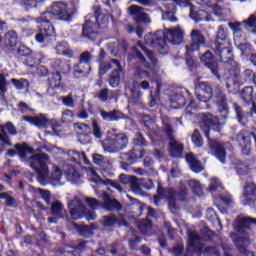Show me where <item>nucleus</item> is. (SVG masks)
I'll use <instances>...</instances> for the list:
<instances>
[{
  "label": "nucleus",
  "instance_id": "obj_1",
  "mask_svg": "<svg viewBox=\"0 0 256 256\" xmlns=\"http://www.w3.org/2000/svg\"><path fill=\"white\" fill-rule=\"evenodd\" d=\"M15 149L18 151L19 157L28 162L31 169L38 174V181L41 185H45L47 179H49V155L45 153H33V148L27 144H16Z\"/></svg>",
  "mask_w": 256,
  "mask_h": 256
},
{
  "label": "nucleus",
  "instance_id": "obj_2",
  "mask_svg": "<svg viewBox=\"0 0 256 256\" xmlns=\"http://www.w3.org/2000/svg\"><path fill=\"white\" fill-rule=\"evenodd\" d=\"M144 41L146 45L156 47L160 53L165 55L167 53V41L172 45L183 43V30L179 28L168 29L166 32L158 30L154 34L145 35Z\"/></svg>",
  "mask_w": 256,
  "mask_h": 256
},
{
  "label": "nucleus",
  "instance_id": "obj_3",
  "mask_svg": "<svg viewBox=\"0 0 256 256\" xmlns=\"http://www.w3.org/2000/svg\"><path fill=\"white\" fill-rule=\"evenodd\" d=\"M198 117L200 128L204 131V135L208 139V146L212 155H215L220 163H225V158L227 157L225 146L221 142L209 138V131H211V127H217L219 125V118L213 116L211 113H201Z\"/></svg>",
  "mask_w": 256,
  "mask_h": 256
},
{
  "label": "nucleus",
  "instance_id": "obj_4",
  "mask_svg": "<svg viewBox=\"0 0 256 256\" xmlns=\"http://www.w3.org/2000/svg\"><path fill=\"white\" fill-rule=\"evenodd\" d=\"M94 13L95 15L86 20L82 28V37L90 39V41L97 39V29L101 25H107L109 17H111L109 14L102 13L101 9L97 7H94Z\"/></svg>",
  "mask_w": 256,
  "mask_h": 256
},
{
  "label": "nucleus",
  "instance_id": "obj_5",
  "mask_svg": "<svg viewBox=\"0 0 256 256\" xmlns=\"http://www.w3.org/2000/svg\"><path fill=\"white\" fill-rule=\"evenodd\" d=\"M253 77H255V73L251 69H246L242 74L239 70H230L229 73L225 75L226 87L229 93H235L237 89L241 87V85H245V83L253 82Z\"/></svg>",
  "mask_w": 256,
  "mask_h": 256
},
{
  "label": "nucleus",
  "instance_id": "obj_6",
  "mask_svg": "<svg viewBox=\"0 0 256 256\" xmlns=\"http://www.w3.org/2000/svg\"><path fill=\"white\" fill-rule=\"evenodd\" d=\"M73 15L67 10V4L56 2L52 4L50 11L44 12L41 17L36 18V23H43V19H60L61 21H71Z\"/></svg>",
  "mask_w": 256,
  "mask_h": 256
},
{
  "label": "nucleus",
  "instance_id": "obj_7",
  "mask_svg": "<svg viewBox=\"0 0 256 256\" xmlns=\"http://www.w3.org/2000/svg\"><path fill=\"white\" fill-rule=\"evenodd\" d=\"M133 52L146 69L157 67V57L151 50L145 48L142 42H138L137 45L133 47Z\"/></svg>",
  "mask_w": 256,
  "mask_h": 256
},
{
  "label": "nucleus",
  "instance_id": "obj_8",
  "mask_svg": "<svg viewBox=\"0 0 256 256\" xmlns=\"http://www.w3.org/2000/svg\"><path fill=\"white\" fill-rule=\"evenodd\" d=\"M214 235L215 233L208 227H204L201 230V237L197 232L190 230L188 231V245L195 251H203V243L201 241H210Z\"/></svg>",
  "mask_w": 256,
  "mask_h": 256
},
{
  "label": "nucleus",
  "instance_id": "obj_9",
  "mask_svg": "<svg viewBox=\"0 0 256 256\" xmlns=\"http://www.w3.org/2000/svg\"><path fill=\"white\" fill-rule=\"evenodd\" d=\"M164 130L169 139L168 146L171 157H181L183 155V144L175 139V135H173V127H171V124L164 123Z\"/></svg>",
  "mask_w": 256,
  "mask_h": 256
},
{
  "label": "nucleus",
  "instance_id": "obj_10",
  "mask_svg": "<svg viewBox=\"0 0 256 256\" xmlns=\"http://www.w3.org/2000/svg\"><path fill=\"white\" fill-rule=\"evenodd\" d=\"M178 195L179 194H177L173 189H163L161 184H158L157 195L154 196V203L155 205H159V199H167L169 208L175 209L177 207L176 199Z\"/></svg>",
  "mask_w": 256,
  "mask_h": 256
},
{
  "label": "nucleus",
  "instance_id": "obj_11",
  "mask_svg": "<svg viewBox=\"0 0 256 256\" xmlns=\"http://www.w3.org/2000/svg\"><path fill=\"white\" fill-rule=\"evenodd\" d=\"M145 155V149L137 150L136 148H133L128 153H123L120 155L121 159V167L124 169V171H127L129 165H133V163H137L138 159H143Z\"/></svg>",
  "mask_w": 256,
  "mask_h": 256
},
{
  "label": "nucleus",
  "instance_id": "obj_12",
  "mask_svg": "<svg viewBox=\"0 0 256 256\" xmlns=\"http://www.w3.org/2000/svg\"><path fill=\"white\" fill-rule=\"evenodd\" d=\"M50 213L52 216L48 217V223H57L58 219H65L67 217V210L63 203L59 201L51 204Z\"/></svg>",
  "mask_w": 256,
  "mask_h": 256
},
{
  "label": "nucleus",
  "instance_id": "obj_13",
  "mask_svg": "<svg viewBox=\"0 0 256 256\" xmlns=\"http://www.w3.org/2000/svg\"><path fill=\"white\" fill-rule=\"evenodd\" d=\"M68 208L72 219L75 220L81 219V217H83V213L87 210L85 205H83V202H81V199L77 196L68 202Z\"/></svg>",
  "mask_w": 256,
  "mask_h": 256
},
{
  "label": "nucleus",
  "instance_id": "obj_14",
  "mask_svg": "<svg viewBox=\"0 0 256 256\" xmlns=\"http://www.w3.org/2000/svg\"><path fill=\"white\" fill-rule=\"evenodd\" d=\"M191 37V45L186 46V50L188 53H192V51H199L201 49V45H205L207 40L205 39V35L197 29H193L190 34Z\"/></svg>",
  "mask_w": 256,
  "mask_h": 256
},
{
  "label": "nucleus",
  "instance_id": "obj_15",
  "mask_svg": "<svg viewBox=\"0 0 256 256\" xmlns=\"http://www.w3.org/2000/svg\"><path fill=\"white\" fill-rule=\"evenodd\" d=\"M128 13L134 17L136 23H151L149 14L145 13V8L137 5L128 7Z\"/></svg>",
  "mask_w": 256,
  "mask_h": 256
},
{
  "label": "nucleus",
  "instance_id": "obj_16",
  "mask_svg": "<svg viewBox=\"0 0 256 256\" xmlns=\"http://www.w3.org/2000/svg\"><path fill=\"white\" fill-rule=\"evenodd\" d=\"M200 60L208 69H210L211 73L217 77V79H221L219 75V66L217 62L213 60V53L211 51H206L202 56H200Z\"/></svg>",
  "mask_w": 256,
  "mask_h": 256
},
{
  "label": "nucleus",
  "instance_id": "obj_17",
  "mask_svg": "<svg viewBox=\"0 0 256 256\" xmlns=\"http://www.w3.org/2000/svg\"><path fill=\"white\" fill-rule=\"evenodd\" d=\"M213 95V89L206 82H200L196 87V97L199 101L207 103Z\"/></svg>",
  "mask_w": 256,
  "mask_h": 256
},
{
  "label": "nucleus",
  "instance_id": "obj_18",
  "mask_svg": "<svg viewBox=\"0 0 256 256\" xmlns=\"http://www.w3.org/2000/svg\"><path fill=\"white\" fill-rule=\"evenodd\" d=\"M113 146L115 151H122L127 145H129V137L125 133H118L116 129H112Z\"/></svg>",
  "mask_w": 256,
  "mask_h": 256
},
{
  "label": "nucleus",
  "instance_id": "obj_19",
  "mask_svg": "<svg viewBox=\"0 0 256 256\" xmlns=\"http://www.w3.org/2000/svg\"><path fill=\"white\" fill-rule=\"evenodd\" d=\"M103 199L102 207L106 211H121L122 207L116 199H111V196L107 192H103L101 195Z\"/></svg>",
  "mask_w": 256,
  "mask_h": 256
},
{
  "label": "nucleus",
  "instance_id": "obj_20",
  "mask_svg": "<svg viewBox=\"0 0 256 256\" xmlns=\"http://www.w3.org/2000/svg\"><path fill=\"white\" fill-rule=\"evenodd\" d=\"M216 103L218 105V111L223 113L222 117L226 119L229 115V106L227 105V96H225V93L221 90L216 92Z\"/></svg>",
  "mask_w": 256,
  "mask_h": 256
},
{
  "label": "nucleus",
  "instance_id": "obj_21",
  "mask_svg": "<svg viewBox=\"0 0 256 256\" xmlns=\"http://www.w3.org/2000/svg\"><path fill=\"white\" fill-rule=\"evenodd\" d=\"M5 130H7L10 135H17V129L11 122L6 123L5 126H1V131H3V134H0V141L4 147H11V140L9 139L7 133H5Z\"/></svg>",
  "mask_w": 256,
  "mask_h": 256
},
{
  "label": "nucleus",
  "instance_id": "obj_22",
  "mask_svg": "<svg viewBox=\"0 0 256 256\" xmlns=\"http://www.w3.org/2000/svg\"><path fill=\"white\" fill-rule=\"evenodd\" d=\"M243 199L245 205H252L256 201V184L248 183L244 186Z\"/></svg>",
  "mask_w": 256,
  "mask_h": 256
},
{
  "label": "nucleus",
  "instance_id": "obj_23",
  "mask_svg": "<svg viewBox=\"0 0 256 256\" xmlns=\"http://www.w3.org/2000/svg\"><path fill=\"white\" fill-rule=\"evenodd\" d=\"M24 121L32 123V125H35L38 129H47V125H49V119H47V116L43 114L35 117L25 116Z\"/></svg>",
  "mask_w": 256,
  "mask_h": 256
},
{
  "label": "nucleus",
  "instance_id": "obj_24",
  "mask_svg": "<svg viewBox=\"0 0 256 256\" xmlns=\"http://www.w3.org/2000/svg\"><path fill=\"white\" fill-rule=\"evenodd\" d=\"M215 53L220 57V61L223 63H229L231 57H233V50L228 45H222L220 48L215 46Z\"/></svg>",
  "mask_w": 256,
  "mask_h": 256
},
{
  "label": "nucleus",
  "instance_id": "obj_25",
  "mask_svg": "<svg viewBox=\"0 0 256 256\" xmlns=\"http://www.w3.org/2000/svg\"><path fill=\"white\" fill-rule=\"evenodd\" d=\"M112 63L114 65V70L111 73L109 83L111 87H118L119 81H121V77L119 74L121 73V63L118 62V60L112 59Z\"/></svg>",
  "mask_w": 256,
  "mask_h": 256
},
{
  "label": "nucleus",
  "instance_id": "obj_26",
  "mask_svg": "<svg viewBox=\"0 0 256 256\" xmlns=\"http://www.w3.org/2000/svg\"><path fill=\"white\" fill-rule=\"evenodd\" d=\"M100 115L104 121H119L121 119H125V115L119 110H113L110 112L101 110Z\"/></svg>",
  "mask_w": 256,
  "mask_h": 256
},
{
  "label": "nucleus",
  "instance_id": "obj_27",
  "mask_svg": "<svg viewBox=\"0 0 256 256\" xmlns=\"http://www.w3.org/2000/svg\"><path fill=\"white\" fill-rule=\"evenodd\" d=\"M186 161L189 163L194 173H201V171L205 169V167L201 165V162H199V160L195 157V155H193V153H188L186 155Z\"/></svg>",
  "mask_w": 256,
  "mask_h": 256
},
{
  "label": "nucleus",
  "instance_id": "obj_28",
  "mask_svg": "<svg viewBox=\"0 0 256 256\" xmlns=\"http://www.w3.org/2000/svg\"><path fill=\"white\" fill-rule=\"evenodd\" d=\"M52 67L57 73H69L71 71V64L66 60L56 59L52 62Z\"/></svg>",
  "mask_w": 256,
  "mask_h": 256
},
{
  "label": "nucleus",
  "instance_id": "obj_29",
  "mask_svg": "<svg viewBox=\"0 0 256 256\" xmlns=\"http://www.w3.org/2000/svg\"><path fill=\"white\" fill-rule=\"evenodd\" d=\"M4 45L7 49H15L17 47V33L15 31L10 30L5 34Z\"/></svg>",
  "mask_w": 256,
  "mask_h": 256
},
{
  "label": "nucleus",
  "instance_id": "obj_30",
  "mask_svg": "<svg viewBox=\"0 0 256 256\" xmlns=\"http://www.w3.org/2000/svg\"><path fill=\"white\" fill-rule=\"evenodd\" d=\"M222 45H229V42L227 41V31H225L223 26H219L215 40V47L221 49Z\"/></svg>",
  "mask_w": 256,
  "mask_h": 256
},
{
  "label": "nucleus",
  "instance_id": "obj_31",
  "mask_svg": "<svg viewBox=\"0 0 256 256\" xmlns=\"http://www.w3.org/2000/svg\"><path fill=\"white\" fill-rule=\"evenodd\" d=\"M87 173L88 175H92L93 177H96V179H98L99 181H101V183H103V185H110L111 187H113L114 189H117V191H123V189L121 188V185H119V183L117 182H112L111 180H101V177L99 176V174H97V171H95L92 167H89L87 169Z\"/></svg>",
  "mask_w": 256,
  "mask_h": 256
},
{
  "label": "nucleus",
  "instance_id": "obj_32",
  "mask_svg": "<svg viewBox=\"0 0 256 256\" xmlns=\"http://www.w3.org/2000/svg\"><path fill=\"white\" fill-rule=\"evenodd\" d=\"M68 157H70L71 161H73V163H81V161H83V163H85L86 165L89 163V160L87 159V155H85V152H78L75 150H69L67 152Z\"/></svg>",
  "mask_w": 256,
  "mask_h": 256
},
{
  "label": "nucleus",
  "instance_id": "obj_33",
  "mask_svg": "<svg viewBox=\"0 0 256 256\" xmlns=\"http://www.w3.org/2000/svg\"><path fill=\"white\" fill-rule=\"evenodd\" d=\"M108 49L113 57H117L121 51H125L127 49V44H125V42L120 43L119 40H116L112 44L108 45Z\"/></svg>",
  "mask_w": 256,
  "mask_h": 256
},
{
  "label": "nucleus",
  "instance_id": "obj_34",
  "mask_svg": "<svg viewBox=\"0 0 256 256\" xmlns=\"http://www.w3.org/2000/svg\"><path fill=\"white\" fill-rule=\"evenodd\" d=\"M190 18L196 23H199V21H211V19H209V14L204 10H191Z\"/></svg>",
  "mask_w": 256,
  "mask_h": 256
},
{
  "label": "nucleus",
  "instance_id": "obj_35",
  "mask_svg": "<svg viewBox=\"0 0 256 256\" xmlns=\"http://www.w3.org/2000/svg\"><path fill=\"white\" fill-rule=\"evenodd\" d=\"M50 21L51 19H43L42 22H40V29L44 31L45 35L48 37L55 35V28L53 27V24Z\"/></svg>",
  "mask_w": 256,
  "mask_h": 256
},
{
  "label": "nucleus",
  "instance_id": "obj_36",
  "mask_svg": "<svg viewBox=\"0 0 256 256\" xmlns=\"http://www.w3.org/2000/svg\"><path fill=\"white\" fill-rule=\"evenodd\" d=\"M185 93L187 94V95H189V90H187V89H182V91H181V93H179V92H175L172 96H171V98H170V101L172 102V103H177L178 105H185V103H186V100H185Z\"/></svg>",
  "mask_w": 256,
  "mask_h": 256
},
{
  "label": "nucleus",
  "instance_id": "obj_37",
  "mask_svg": "<svg viewBox=\"0 0 256 256\" xmlns=\"http://www.w3.org/2000/svg\"><path fill=\"white\" fill-rule=\"evenodd\" d=\"M39 63H41V56L33 52L24 60V64L31 68L35 67V65H39Z\"/></svg>",
  "mask_w": 256,
  "mask_h": 256
},
{
  "label": "nucleus",
  "instance_id": "obj_38",
  "mask_svg": "<svg viewBox=\"0 0 256 256\" xmlns=\"http://www.w3.org/2000/svg\"><path fill=\"white\" fill-rule=\"evenodd\" d=\"M48 83L52 89H58V87H61V74L59 72L53 73L49 77Z\"/></svg>",
  "mask_w": 256,
  "mask_h": 256
},
{
  "label": "nucleus",
  "instance_id": "obj_39",
  "mask_svg": "<svg viewBox=\"0 0 256 256\" xmlns=\"http://www.w3.org/2000/svg\"><path fill=\"white\" fill-rule=\"evenodd\" d=\"M241 99L245 101V103H251L253 101V87L247 86L241 91Z\"/></svg>",
  "mask_w": 256,
  "mask_h": 256
},
{
  "label": "nucleus",
  "instance_id": "obj_40",
  "mask_svg": "<svg viewBox=\"0 0 256 256\" xmlns=\"http://www.w3.org/2000/svg\"><path fill=\"white\" fill-rule=\"evenodd\" d=\"M245 25V29L247 31H251L252 33H256V16L255 14L250 15V17L243 21Z\"/></svg>",
  "mask_w": 256,
  "mask_h": 256
},
{
  "label": "nucleus",
  "instance_id": "obj_41",
  "mask_svg": "<svg viewBox=\"0 0 256 256\" xmlns=\"http://www.w3.org/2000/svg\"><path fill=\"white\" fill-rule=\"evenodd\" d=\"M188 185L192 189L193 193H195V195H203V186H201V183H199V181L195 179L189 180Z\"/></svg>",
  "mask_w": 256,
  "mask_h": 256
},
{
  "label": "nucleus",
  "instance_id": "obj_42",
  "mask_svg": "<svg viewBox=\"0 0 256 256\" xmlns=\"http://www.w3.org/2000/svg\"><path fill=\"white\" fill-rule=\"evenodd\" d=\"M66 176L68 181H71L72 183H77V181H79V177H81L79 175V172H77V170H75L73 166L68 167V170L66 171Z\"/></svg>",
  "mask_w": 256,
  "mask_h": 256
},
{
  "label": "nucleus",
  "instance_id": "obj_43",
  "mask_svg": "<svg viewBox=\"0 0 256 256\" xmlns=\"http://www.w3.org/2000/svg\"><path fill=\"white\" fill-rule=\"evenodd\" d=\"M91 59H93V55H91V52L85 51L82 54H80L79 63L80 65L84 63L87 69H91V66H90Z\"/></svg>",
  "mask_w": 256,
  "mask_h": 256
},
{
  "label": "nucleus",
  "instance_id": "obj_44",
  "mask_svg": "<svg viewBox=\"0 0 256 256\" xmlns=\"http://www.w3.org/2000/svg\"><path fill=\"white\" fill-rule=\"evenodd\" d=\"M92 159L95 165H100V167H103V165L111 166V162L101 154H93Z\"/></svg>",
  "mask_w": 256,
  "mask_h": 256
},
{
  "label": "nucleus",
  "instance_id": "obj_45",
  "mask_svg": "<svg viewBox=\"0 0 256 256\" xmlns=\"http://www.w3.org/2000/svg\"><path fill=\"white\" fill-rule=\"evenodd\" d=\"M142 121L146 129H151V126H152V132L157 133V124H155V120L151 119V116L144 115L142 118Z\"/></svg>",
  "mask_w": 256,
  "mask_h": 256
},
{
  "label": "nucleus",
  "instance_id": "obj_46",
  "mask_svg": "<svg viewBox=\"0 0 256 256\" xmlns=\"http://www.w3.org/2000/svg\"><path fill=\"white\" fill-rule=\"evenodd\" d=\"M110 69H116L113 60H111V62H101L99 65V75H105Z\"/></svg>",
  "mask_w": 256,
  "mask_h": 256
},
{
  "label": "nucleus",
  "instance_id": "obj_47",
  "mask_svg": "<svg viewBox=\"0 0 256 256\" xmlns=\"http://www.w3.org/2000/svg\"><path fill=\"white\" fill-rule=\"evenodd\" d=\"M7 79L3 74H0V98L1 101H5V93H7Z\"/></svg>",
  "mask_w": 256,
  "mask_h": 256
},
{
  "label": "nucleus",
  "instance_id": "obj_48",
  "mask_svg": "<svg viewBox=\"0 0 256 256\" xmlns=\"http://www.w3.org/2000/svg\"><path fill=\"white\" fill-rule=\"evenodd\" d=\"M102 225L104 227H113L114 225H117V216L115 215L104 216L102 218Z\"/></svg>",
  "mask_w": 256,
  "mask_h": 256
},
{
  "label": "nucleus",
  "instance_id": "obj_49",
  "mask_svg": "<svg viewBox=\"0 0 256 256\" xmlns=\"http://www.w3.org/2000/svg\"><path fill=\"white\" fill-rule=\"evenodd\" d=\"M52 175H51V181L54 183H59L61 181L62 173L61 168H59L57 165H53L52 167Z\"/></svg>",
  "mask_w": 256,
  "mask_h": 256
},
{
  "label": "nucleus",
  "instance_id": "obj_50",
  "mask_svg": "<svg viewBox=\"0 0 256 256\" xmlns=\"http://www.w3.org/2000/svg\"><path fill=\"white\" fill-rule=\"evenodd\" d=\"M11 83L16 87V89H25V87H29V81L27 79H16L12 78Z\"/></svg>",
  "mask_w": 256,
  "mask_h": 256
},
{
  "label": "nucleus",
  "instance_id": "obj_51",
  "mask_svg": "<svg viewBox=\"0 0 256 256\" xmlns=\"http://www.w3.org/2000/svg\"><path fill=\"white\" fill-rule=\"evenodd\" d=\"M92 131L93 135L96 139H101L103 137V132L101 131V126H99V123L97 120L92 121Z\"/></svg>",
  "mask_w": 256,
  "mask_h": 256
},
{
  "label": "nucleus",
  "instance_id": "obj_52",
  "mask_svg": "<svg viewBox=\"0 0 256 256\" xmlns=\"http://www.w3.org/2000/svg\"><path fill=\"white\" fill-rule=\"evenodd\" d=\"M151 227L152 224L149 219L142 220L138 225V228L142 233H147L148 231H151Z\"/></svg>",
  "mask_w": 256,
  "mask_h": 256
},
{
  "label": "nucleus",
  "instance_id": "obj_53",
  "mask_svg": "<svg viewBox=\"0 0 256 256\" xmlns=\"http://www.w3.org/2000/svg\"><path fill=\"white\" fill-rule=\"evenodd\" d=\"M163 21H170V23H177V17H175V12L167 10L162 13Z\"/></svg>",
  "mask_w": 256,
  "mask_h": 256
},
{
  "label": "nucleus",
  "instance_id": "obj_54",
  "mask_svg": "<svg viewBox=\"0 0 256 256\" xmlns=\"http://www.w3.org/2000/svg\"><path fill=\"white\" fill-rule=\"evenodd\" d=\"M37 193L41 195L42 199L47 203V205H51V192L49 190L38 188Z\"/></svg>",
  "mask_w": 256,
  "mask_h": 256
},
{
  "label": "nucleus",
  "instance_id": "obj_55",
  "mask_svg": "<svg viewBox=\"0 0 256 256\" xmlns=\"http://www.w3.org/2000/svg\"><path fill=\"white\" fill-rule=\"evenodd\" d=\"M192 141L196 145V147L203 146V137H201V133L198 130H195L192 134Z\"/></svg>",
  "mask_w": 256,
  "mask_h": 256
},
{
  "label": "nucleus",
  "instance_id": "obj_56",
  "mask_svg": "<svg viewBox=\"0 0 256 256\" xmlns=\"http://www.w3.org/2000/svg\"><path fill=\"white\" fill-rule=\"evenodd\" d=\"M138 181L139 178H137V176H131V189L135 195H139V193H141V187L137 184Z\"/></svg>",
  "mask_w": 256,
  "mask_h": 256
},
{
  "label": "nucleus",
  "instance_id": "obj_57",
  "mask_svg": "<svg viewBox=\"0 0 256 256\" xmlns=\"http://www.w3.org/2000/svg\"><path fill=\"white\" fill-rule=\"evenodd\" d=\"M62 103L65 107L73 108L75 107V100L73 99V94H68L62 97Z\"/></svg>",
  "mask_w": 256,
  "mask_h": 256
},
{
  "label": "nucleus",
  "instance_id": "obj_58",
  "mask_svg": "<svg viewBox=\"0 0 256 256\" xmlns=\"http://www.w3.org/2000/svg\"><path fill=\"white\" fill-rule=\"evenodd\" d=\"M233 107L239 123H245V114L243 113V109H241L240 106L237 104H234Z\"/></svg>",
  "mask_w": 256,
  "mask_h": 256
},
{
  "label": "nucleus",
  "instance_id": "obj_59",
  "mask_svg": "<svg viewBox=\"0 0 256 256\" xmlns=\"http://www.w3.org/2000/svg\"><path fill=\"white\" fill-rule=\"evenodd\" d=\"M17 53L20 55V57H29V55L33 53V50L25 45H22L18 48Z\"/></svg>",
  "mask_w": 256,
  "mask_h": 256
},
{
  "label": "nucleus",
  "instance_id": "obj_60",
  "mask_svg": "<svg viewBox=\"0 0 256 256\" xmlns=\"http://www.w3.org/2000/svg\"><path fill=\"white\" fill-rule=\"evenodd\" d=\"M73 117H75V114L73 113V110L67 109L62 113L63 123H71V119H73Z\"/></svg>",
  "mask_w": 256,
  "mask_h": 256
},
{
  "label": "nucleus",
  "instance_id": "obj_61",
  "mask_svg": "<svg viewBox=\"0 0 256 256\" xmlns=\"http://www.w3.org/2000/svg\"><path fill=\"white\" fill-rule=\"evenodd\" d=\"M78 232L82 237H91L93 235V229L89 226H80Z\"/></svg>",
  "mask_w": 256,
  "mask_h": 256
},
{
  "label": "nucleus",
  "instance_id": "obj_62",
  "mask_svg": "<svg viewBox=\"0 0 256 256\" xmlns=\"http://www.w3.org/2000/svg\"><path fill=\"white\" fill-rule=\"evenodd\" d=\"M69 44L67 42H60L56 45V53L58 55H63L67 51Z\"/></svg>",
  "mask_w": 256,
  "mask_h": 256
},
{
  "label": "nucleus",
  "instance_id": "obj_63",
  "mask_svg": "<svg viewBox=\"0 0 256 256\" xmlns=\"http://www.w3.org/2000/svg\"><path fill=\"white\" fill-rule=\"evenodd\" d=\"M85 202L90 207V209H97V207L101 206V203H99V200L95 198H85Z\"/></svg>",
  "mask_w": 256,
  "mask_h": 256
},
{
  "label": "nucleus",
  "instance_id": "obj_64",
  "mask_svg": "<svg viewBox=\"0 0 256 256\" xmlns=\"http://www.w3.org/2000/svg\"><path fill=\"white\" fill-rule=\"evenodd\" d=\"M97 97L100 101L105 103V101H107V99H109V89L103 88L102 90H100L98 92Z\"/></svg>",
  "mask_w": 256,
  "mask_h": 256
}]
</instances>
